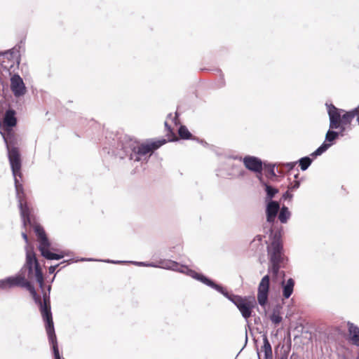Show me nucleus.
Wrapping results in <instances>:
<instances>
[{"label":"nucleus","mask_w":359,"mask_h":359,"mask_svg":"<svg viewBox=\"0 0 359 359\" xmlns=\"http://www.w3.org/2000/svg\"><path fill=\"white\" fill-rule=\"evenodd\" d=\"M327 114L330 120V128L337 129L342 125H348L356 117V121L359 124V105L348 111L336 107L333 104L326 103Z\"/></svg>","instance_id":"7"},{"label":"nucleus","mask_w":359,"mask_h":359,"mask_svg":"<svg viewBox=\"0 0 359 359\" xmlns=\"http://www.w3.org/2000/svg\"><path fill=\"white\" fill-rule=\"evenodd\" d=\"M216 71L219 73V78L217 81L215 86L217 88H222L226 85L224 75L220 69H217Z\"/></svg>","instance_id":"33"},{"label":"nucleus","mask_w":359,"mask_h":359,"mask_svg":"<svg viewBox=\"0 0 359 359\" xmlns=\"http://www.w3.org/2000/svg\"><path fill=\"white\" fill-rule=\"evenodd\" d=\"M262 187L266 194L264 201L266 202L274 201L273 198L279 192L278 189L271 185L269 183L264 184V185Z\"/></svg>","instance_id":"21"},{"label":"nucleus","mask_w":359,"mask_h":359,"mask_svg":"<svg viewBox=\"0 0 359 359\" xmlns=\"http://www.w3.org/2000/svg\"><path fill=\"white\" fill-rule=\"evenodd\" d=\"M283 227H276L272 234H269L271 240V246L268 247V255L269 256V273L272 274L273 279L277 278L280 268H285L287 263V258L283 255V245L282 236Z\"/></svg>","instance_id":"5"},{"label":"nucleus","mask_w":359,"mask_h":359,"mask_svg":"<svg viewBox=\"0 0 359 359\" xmlns=\"http://www.w3.org/2000/svg\"><path fill=\"white\" fill-rule=\"evenodd\" d=\"M11 89L15 97H20L25 94V85L18 74H15L11 76Z\"/></svg>","instance_id":"15"},{"label":"nucleus","mask_w":359,"mask_h":359,"mask_svg":"<svg viewBox=\"0 0 359 359\" xmlns=\"http://www.w3.org/2000/svg\"><path fill=\"white\" fill-rule=\"evenodd\" d=\"M256 177L257 180H259V184L263 187L264 184L268 183L263 177V171H260L259 172H255Z\"/></svg>","instance_id":"37"},{"label":"nucleus","mask_w":359,"mask_h":359,"mask_svg":"<svg viewBox=\"0 0 359 359\" xmlns=\"http://www.w3.org/2000/svg\"><path fill=\"white\" fill-rule=\"evenodd\" d=\"M282 309L283 306L280 304H276L273 308V311L269 318L271 320V322L275 325L280 323L283 320L280 316Z\"/></svg>","instance_id":"26"},{"label":"nucleus","mask_w":359,"mask_h":359,"mask_svg":"<svg viewBox=\"0 0 359 359\" xmlns=\"http://www.w3.org/2000/svg\"><path fill=\"white\" fill-rule=\"evenodd\" d=\"M8 158L11 165V168L14 177L15 189L16 192V198L18 202V207L20 212L24 226L27 224H31L30 210L25 199V194L22 183L20 182L18 177H22L21 155L18 147H13L7 149Z\"/></svg>","instance_id":"4"},{"label":"nucleus","mask_w":359,"mask_h":359,"mask_svg":"<svg viewBox=\"0 0 359 359\" xmlns=\"http://www.w3.org/2000/svg\"><path fill=\"white\" fill-rule=\"evenodd\" d=\"M178 135L182 140H198V137L193 135L191 132L188 130L187 127L184 125H181L178 128Z\"/></svg>","instance_id":"27"},{"label":"nucleus","mask_w":359,"mask_h":359,"mask_svg":"<svg viewBox=\"0 0 359 359\" xmlns=\"http://www.w3.org/2000/svg\"><path fill=\"white\" fill-rule=\"evenodd\" d=\"M178 116L177 112L175 113V116L177 117Z\"/></svg>","instance_id":"62"},{"label":"nucleus","mask_w":359,"mask_h":359,"mask_svg":"<svg viewBox=\"0 0 359 359\" xmlns=\"http://www.w3.org/2000/svg\"><path fill=\"white\" fill-rule=\"evenodd\" d=\"M196 141L199 142L200 144H201L204 147H208V144L204 140H201V139L198 138V140H196Z\"/></svg>","instance_id":"44"},{"label":"nucleus","mask_w":359,"mask_h":359,"mask_svg":"<svg viewBox=\"0 0 359 359\" xmlns=\"http://www.w3.org/2000/svg\"><path fill=\"white\" fill-rule=\"evenodd\" d=\"M51 290V285L49 284L46 287V291H43V299L45 301H48V304H50V293Z\"/></svg>","instance_id":"36"},{"label":"nucleus","mask_w":359,"mask_h":359,"mask_svg":"<svg viewBox=\"0 0 359 359\" xmlns=\"http://www.w3.org/2000/svg\"><path fill=\"white\" fill-rule=\"evenodd\" d=\"M262 236H261V235H257V236L254 238V239H253L252 242L257 241V242H259V243H261V242H262Z\"/></svg>","instance_id":"42"},{"label":"nucleus","mask_w":359,"mask_h":359,"mask_svg":"<svg viewBox=\"0 0 359 359\" xmlns=\"http://www.w3.org/2000/svg\"><path fill=\"white\" fill-rule=\"evenodd\" d=\"M297 162H289L285 164V168H287L289 170H293L295 167Z\"/></svg>","instance_id":"40"},{"label":"nucleus","mask_w":359,"mask_h":359,"mask_svg":"<svg viewBox=\"0 0 359 359\" xmlns=\"http://www.w3.org/2000/svg\"><path fill=\"white\" fill-rule=\"evenodd\" d=\"M337 129H339V131H337V135L338 137H343L344 135V133H345V130H346V126L345 125H342V124H340V126L338 127Z\"/></svg>","instance_id":"39"},{"label":"nucleus","mask_w":359,"mask_h":359,"mask_svg":"<svg viewBox=\"0 0 359 359\" xmlns=\"http://www.w3.org/2000/svg\"><path fill=\"white\" fill-rule=\"evenodd\" d=\"M171 116H172V114L171 113L168 114V118H171Z\"/></svg>","instance_id":"54"},{"label":"nucleus","mask_w":359,"mask_h":359,"mask_svg":"<svg viewBox=\"0 0 359 359\" xmlns=\"http://www.w3.org/2000/svg\"><path fill=\"white\" fill-rule=\"evenodd\" d=\"M63 268H65V266H62L60 268V270H62Z\"/></svg>","instance_id":"59"},{"label":"nucleus","mask_w":359,"mask_h":359,"mask_svg":"<svg viewBox=\"0 0 359 359\" xmlns=\"http://www.w3.org/2000/svg\"><path fill=\"white\" fill-rule=\"evenodd\" d=\"M248 342V335H247V332H245V344H247Z\"/></svg>","instance_id":"52"},{"label":"nucleus","mask_w":359,"mask_h":359,"mask_svg":"<svg viewBox=\"0 0 359 359\" xmlns=\"http://www.w3.org/2000/svg\"><path fill=\"white\" fill-rule=\"evenodd\" d=\"M245 345H246L245 344V345H243V347L241 348V351L244 349V347H245Z\"/></svg>","instance_id":"55"},{"label":"nucleus","mask_w":359,"mask_h":359,"mask_svg":"<svg viewBox=\"0 0 359 359\" xmlns=\"http://www.w3.org/2000/svg\"><path fill=\"white\" fill-rule=\"evenodd\" d=\"M278 275H280L283 278V280L285 279V272L284 271H280L279 270V273Z\"/></svg>","instance_id":"49"},{"label":"nucleus","mask_w":359,"mask_h":359,"mask_svg":"<svg viewBox=\"0 0 359 359\" xmlns=\"http://www.w3.org/2000/svg\"><path fill=\"white\" fill-rule=\"evenodd\" d=\"M25 263L20 271V273L23 274L24 271H27V278L29 279L35 278L41 290L44 291V276L42 267L36 257V253L32 245H27L25 248Z\"/></svg>","instance_id":"6"},{"label":"nucleus","mask_w":359,"mask_h":359,"mask_svg":"<svg viewBox=\"0 0 359 359\" xmlns=\"http://www.w3.org/2000/svg\"><path fill=\"white\" fill-rule=\"evenodd\" d=\"M266 221L271 225L269 229L270 234L273 232V229L277 227H283V226L276 222L278 213L280 209V202L278 201H271L264 202Z\"/></svg>","instance_id":"10"},{"label":"nucleus","mask_w":359,"mask_h":359,"mask_svg":"<svg viewBox=\"0 0 359 359\" xmlns=\"http://www.w3.org/2000/svg\"><path fill=\"white\" fill-rule=\"evenodd\" d=\"M335 129H329L325 135V141L323 142H327V144H330V147L332 146L335 141L339 138L337 135V131L334 130Z\"/></svg>","instance_id":"29"},{"label":"nucleus","mask_w":359,"mask_h":359,"mask_svg":"<svg viewBox=\"0 0 359 359\" xmlns=\"http://www.w3.org/2000/svg\"><path fill=\"white\" fill-rule=\"evenodd\" d=\"M63 268H65V266H62L60 268V270H62Z\"/></svg>","instance_id":"61"},{"label":"nucleus","mask_w":359,"mask_h":359,"mask_svg":"<svg viewBox=\"0 0 359 359\" xmlns=\"http://www.w3.org/2000/svg\"><path fill=\"white\" fill-rule=\"evenodd\" d=\"M275 167V163L264 161L263 170H264L265 176L269 180H273L277 177Z\"/></svg>","instance_id":"24"},{"label":"nucleus","mask_w":359,"mask_h":359,"mask_svg":"<svg viewBox=\"0 0 359 359\" xmlns=\"http://www.w3.org/2000/svg\"><path fill=\"white\" fill-rule=\"evenodd\" d=\"M299 356L297 353L293 352L290 357V359H299Z\"/></svg>","instance_id":"45"},{"label":"nucleus","mask_w":359,"mask_h":359,"mask_svg":"<svg viewBox=\"0 0 359 359\" xmlns=\"http://www.w3.org/2000/svg\"><path fill=\"white\" fill-rule=\"evenodd\" d=\"M292 191L287 189L285 193H283L281 200L286 201L287 199L291 200L293 198V194L291 193Z\"/></svg>","instance_id":"38"},{"label":"nucleus","mask_w":359,"mask_h":359,"mask_svg":"<svg viewBox=\"0 0 359 359\" xmlns=\"http://www.w3.org/2000/svg\"><path fill=\"white\" fill-rule=\"evenodd\" d=\"M269 288L270 276L267 274L262 278L257 289V302L264 309L268 304Z\"/></svg>","instance_id":"13"},{"label":"nucleus","mask_w":359,"mask_h":359,"mask_svg":"<svg viewBox=\"0 0 359 359\" xmlns=\"http://www.w3.org/2000/svg\"><path fill=\"white\" fill-rule=\"evenodd\" d=\"M299 163L301 170L302 171L306 170L313 162V158L311 156H304L297 161Z\"/></svg>","instance_id":"30"},{"label":"nucleus","mask_w":359,"mask_h":359,"mask_svg":"<svg viewBox=\"0 0 359 359\" xmlns=\"http://www.w3.org/2000/svg\"><path fill=\"white\" fill-rule=\"evenodd\" d=\"M22 237L24 239V241H25V243L28 244L29 238H28L27 234L25 232H22Z\"/></svg>","instance_id":"43"},{"label":"nucleus","mask_w":359,"mask_h":359,"mask_svg":"<svg viewBox=\"0 0 359 359\" xmlns=\"http://www.w3.org/2000/svg\"><path fill=\"white\" fill-rule=\"evenodd\" d=\"M14 287H24L30 293L34 302L39 306L45 323L46 333L55 330L50 304H48V301L41 300V297L35 290L34 284L26 279L24 274L20 273L0 280L1 289L5 290Z\"/></svg>","instance_id":"2"},{"label":"nucleus","mask_w":359,"mask_h":359,"mask_svg":"<svg viewBox=\"0 0 359 359\" xmlns=\"http://www.w3.org/2000/svg\"><path fill=\"white\" fill-rule=\"evenodd\" d=\"M348 325L350 339L353 344L359 346V327L350 322L348 323Z\"/></svg>","instance_id":"23"},{"label":"nucleus","mask_w":359,"mask_h":359,"mask_svg":"<svg viewBox=\"0 0 359 359\" xmlns=\"http://www.w3.org/2000/svg\"><path fill=\"white\" fill-rule=\"evenodd\" d=\"M79 261H81V262H86V261L90 262V261H94V259L93 258H81Z\"/></svg>","instance_id":"47"},{"label":"nucleus","mask_w":359,"mask_h":359,"mask_svg":"<svg viewBox=\"0 0 359 359\" xmlns=\"http://www.w3.org/2000/svg\"><path fill=\"white\" fill-rule=\"evenodd\" d=\"M292 213L288 207L285 205L280 206L277 217L280 224H286L291 218Z\"/></svg>","instance_id":"22"},{"label":"nucleus","mask_w":359,"mask_h":359,"mask_svg":"<svg viewBox=\"0 0 359 359\" xmlns=\"http://www.w3.org/2000/svg\"><path fill=\"white\" fill-rule=\"evenodd\" d=\"M263 345L261 347V350L264 353V358L265 359H272L273 358V353L271 345L269 341L268 337L266 334H263Z\"/></svg>","instance_id":"25"},{"label":"nucleus","mask_w":359,"mask_h":359,"mask_svg":"<svg viewBox=\"0 0 359 359\" xmlns=\"http://www.w3.org/2000/svg\"><path fill=\"white\" fill-rule=\"evenodd\" d=\"M12 67H13V65H11L10 66V69H8L7 67H4V68L7 69L9 72H10V70H11V69Z\"/></svg>","instance_id":"53"},{"label":"nucleus","mask_w":359,"mask_h":359,"mask_svg":"<svg viewBox=\"0 0 359 359\" xmlns=\"http://www.w3.org/2000/svg\"><path fill=\"white\" fill-rule=\"evenodd\" d=\"M47 336L48 339L49 344L51 346L53 353L55 359H62V357L60 354L59 348H58V344H57V339L55 334V331H51L49 332H47Z\"/></svg>","instance_id":"20"},{"label":"nucleus","mask_w":359,"mask_h":359,"mask_svg":"<svg viewBox=\"0 0 359 359\" xmlns=\"http://www.w3.org/2000/svg\"><path fill=\"white\" fill-rule=\"evenodd\" d=\"M230 159L243 161L246 169L253 172L263 171L264 161L259 157L247 155L244 158L238 156H229Z\"/></svg>","instance_id":"12"},{"label":"nucleus","mask_w":359,"mask_h":359,"mask_svg":"<svg viewBox=\"0 0 359 359\" xmlns=\"http://www.w3.org/2000/svg\"><path fill=\"white\" fill-rule=\"evenodd\" d=\"M14 287H24L30 293L34 302L39 306L45 323L46 333L55 330L50 304H48V301L41 300V297L35 290L34 284L26 279L24 274L20 273L0 280L1 289L5 290Z\"/></svg>","instance_id":"3"},{"label":"nucleus","mask_w":359,"mask_h":359,"mask_svg":"<svg viewBox=\"0 0 359 359\" xmlns=\"http://www.w3.org/2000/svg\"><path fill=\"white\" fill-rule=\"evenodd\" d=\"M255 323H257V319L255 320Z\"/></svg>","instance_id":"63"},{"label":"nucleus","mask_w":359,"mask_h":359,"mask_svg":"<svg viewBox=\"0 0 359 359\" xmlns=\"http://www.w3.org/2000/svg\"><path fill=\"white\" fill-rule=\"evenodd\" d=\"M218 292L222 294L236 306L241 312L242 317L248 323V318L252 316L253 309L255 306V299L250 297H242L241 295L229 292L223 285ZM248 325L249 326L248 324Z\"/></svg>","instance_id":"9"},{"label":"nucleus","mask_w":359,"mask_h":359,"mask_svg":"<svg viewBox=\"0 0 359 359\" xmlns=\"http://www.w3.org/2000/svg\"><path fill=\"white\" fill-rule=\"evenodd\" d=\"M63 268H65V266H62L60 268V270H62Z\"/></svg>","instance_id":"60"},{"label":"nucleus","mask_w":359,"mask_h":359,"mask_svg":"<svg viewBox=\"0 0 359 359\" xmlns=\"http://www.w3.org/2000/svg\"><path fill=\"white\" fill-rule=\"evenodd\" d=\"M16 111L11 108L8 109L3 117L2 122L0 121L1 130H11L17 125Z\"/></svg>","instance_id":"16"},{"label":"nucleus","mask_w":359,"mask_h":359,"mask_svg":"<svg viewBox=\"0 0 359 359\" xmlns=\"http://www.w3.org/2000/svg\"><path fill=\"white\" fill-rule=\"evenodd\" d=\"M50 251L55 252V253H60V251H61V250L57 248H55L52 246V248L50 249Z\"/></svg>","instance_id":"46"},{"label":"nucleus","mask_w":359,"mask_h":359,"mask_svg":"<svg viewBox=\"0 0 359 359\" xmlns=\"http://www.w3.org/2000/svg\"><path fill=\"white\" fill-rule=\"evenodd\" d=\"M282 290H283V297L285 299H288L292 294L294 291V287L295 285L294 280L292 278H290L285 281V279L282 280L280 282Z\"/></svg>","instance_id":"19"},{"label":"nucleus","mask_w":359,"mask_h":359,"mask_svg":"<svg viewBox=\"0 0 359 359\" xmlns=\"http://www.w3.org/2000/svg\"><path fill=\"white\" fill-rule=\"evenodd\" d=\"M155 265L154 268H161L179 272L181 269V265L178 262L170 259H161L158 262H155Z\"/></svg>","instance_id":"18"},{"label":"nucleus","mask_w":359,"mask_h":359,"mask_svg":"<svg viewBox=\"0 0 359 359\" xmlns=\"http://www.w3.org/2000/svg\"><path fill=\"white\" fill-rule=\"evenodd\" d=\"M75 261L73 259H68V260H64L62 261V262H60V264H55V265H52L50 266H49L48 268V273L50 274H52V273H54L56 269L61 264H64V263H67V264H71V263H74Z\"/></svg>","instance_id":"34"},{"label":"nucleus","mask_w":359,"mask_h":359,"mask_svg":"<svg viewBox=\"0 0 359 359\" xmlns=\"http://www.w3.org/2000/svg\"><path fill=\"white\" fill-rule=\"evenodd\" d=\"M166 142L167 140L162 138L156 141L140 144L130 136L125 135L120 137L116 149H109L108 153L109 154L111 151L113 155L121 159L128 157L135 162L147 163L150 156Z\"/></svg>","instance_id":"1"},{"label":"nucleus","mask_w":359,"mask_h":359,"mask_svg":"<svg viewBox=\"0 0 359 359\" xmlns=\"http://www.w3.org/2000/svg\"><path fill=\"white\" fill-rule=\"evenodd\" d=\"M300 184L301 180H294L289 184L287 189L290 190L291 191H295L300 187Z\"/></svg>","instance_id":"35"},{"label":"nucleus","mask_w":359,"mask_h":359,"mask_svg":"<svg viewBox=\"0 0 359 359\" xmlns=\"http://www.w3.org/2000/svg\"><path fill=\"white\" fill-rule=\"evenodd\" d=\"M63 268H65V266H62L60 268V270H62Z\"/></svg>","instance_id":"58"},{"label":"nucleus","mask_w":359,"mask_h":359,"mask_svg":"<svg viewBox=\"0 0 359 359\" xmlns=\"http://www.w3.org/2000/svg\"><path fill=\"white\" fill-rule=\"evenodd\" d=\"M0 133L3 137L6 149L17 147L16 144H18V140L13 129L1 130Z\"/></svg>","instance_id":"17"},{"label":"nucleus","mask_w":359,"mask_h":359,"mask_svg":"<svg viewBox=\"0 0 359 359\" xmlns=\"http://www.w3.org/2000/svg\"><path fill=\"white\" fill-rule=\"evenodd\" d=\"M180 272L182 273H185L187 276L201 282L204 285L214 289L217 292H218L219 290V289H222V285L217 283L213 280L205 276L203 273H198L196 271L189 269L187 266L181 265V269H180Z\"/></svg>","instance_id":"11"},{"label":"nucleus","mask_w":359,"mask_h":359,"mask_svg":"<svg viewBox=\"0 0 359 359\" xmlns=\"http://www.w3.org/2000/svg\"><path fill=\"white\" fill-rule=\"evenodd\" d=\"M104 262H107V263H113V264L130 263V264H134L135 266H149V267L156 266L155 262H135V261L126 262V261H118V260L115 261V260H111V259H107V260H104Z\"/></svg>","instance_id":"28"},{"label":"nucleus","mask_w":359,"mask_h":359,"mask_svg":"<svg viewBox=\"0 0 359 359\" xmlns=\"http://www.w3.org/2000/svg\"><path fill=\"white\" fill-rule=\"evenodd\" d=\"M24 43H25V42L22 40H21L20 41V43L13 48V49L14 50H17L18 48L20 49L21 47L24 46Z\"/></svg>","instance_id":"41"},{"label":"nucleus","mask_w":359,"mask_h":359,"mask_svg":"<svg viewBox=\"0 0 359 359\" xmlns=\"http://www.w3.org/2000/svg\"><path fill=\"white\" fill-rule=\"evenodd\" d=\"M299 174L298 172H297V174H295V175H294V178L295 180H297V178H298V177H299Z\"/></svg>","instance_id":"50"},{"label":"nucleus","mask_w":359,"mask_h":359,"mask_svg":"<svg viewBox=\"0 0 359 359\" xmlns=\"http://www.w3.org/2000/svg\"><path fill=\"white\" fill-rule=\"evenodd\" d=\"M245 345H246L245 344V345H243V347L241 348V351L244 349V347H245Z\"/></svg>","instance_id":"57"},{"label":"nucleus","mask_w":359,"mask_h":359,"mask_svg":"<svg viewBox=\"0 0 359 359\" xmlns=\"http://www.w3.org/2000/svg\"><path fill=\"white\" fill-rule=\"evenodd\" d=\"M54 280H55V276L51 280H50V285L53 283Z\"/></svg>","instance_id":"51"},{"label":"nucleus","mask_w":359,"mask_h":359,"mask_svg":"<svg viewBox=\"0 0 359 359\" xmlns=\"http://www.w3.org/2000/svg\"><path fill=\"white\" fill-rule=\"evenodd\" d=\"M330 147V144L327 142H323V144L318 147L313 153L311 154L310 156L312 158H316L325 152Z\"/></svg>","instance_id":"31"},{"label":"nucleus","mask_w":359,"mask_h":359,"mask_svg":"<svg viewBox=\"0 0 359 359\" xmlns=\"http://www.w3.org/2000/svg\"><path fill=\"white\" fill-rule=\"evenodd\" d=\"M228 169L219 168L217 170V175L226 179L243 177L246 172L241 164H228Z\"/></svg>","instance_id":"14"},{"label":"nucleus","mask_w":359,"mask_h":359,"mask_svg":"<svg viewBox=\"0 0 359 359\" xmlns=\"http://www.w3.org/2000/svg\"><path fill=\"white\" fill-rule=\"evenodd\" d=\"M34 231L39 243L38 249L41 255L47 260H60L70 254L69 251H60V253H55L50 251L52 248V243L49 240L43 227L39 224L33 225Z\"/></svg>","instance_id":"8"},{"label":"nucleus","mask_w":359,"mask_h":359,"mask_svg":"<svg viewBox=\"0 0 359 359\" xmlns=\"http://www.w3.org/2000/svg\"><path fill=\"white\" fill-rule=\"evenodd\" d=\"M288 352H285L280 357V359H287Z\"/></svg>","instance_id":"48"},{"label":"nucleus","mask_w":359,"mask_h":359,"mask_svg":"<svg viewBox=\"0 0 359 359\" xmlns=\"http://www.w3.org/2000/svg\"><path fill=\"white\" fill-rule=\"evenodd\" d=\"M164 126H165V130L167 131L166 136L168 138V141L169 142L176 141L177 137H176V135H175V132L173 131L171 126L169 125L167 121H165Z\"/></svg>","instance_id":"32"},{"label":"nucleus","mask_w":359,"mask_h":359,"mask_svg":"<svg viewBox=\"0 0 359 359\" xmlns=\"http://www.w3.org/2000/svg\"><path fill=\"white\" fill-rule=\"evenodd\" d=\"M245 345H246L245 344V345H243V347L241 348V351L244 349V347H245Z\"/></svg>","instance_id":"56"}]
</instances>
